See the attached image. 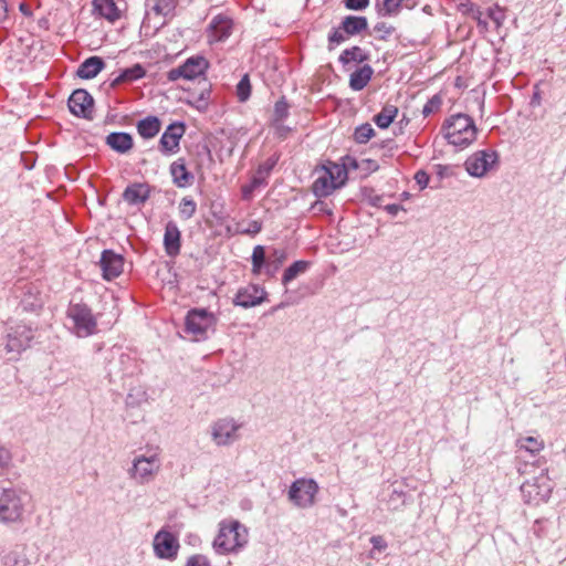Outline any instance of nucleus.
Returning <instances> with one entry per match:
<instances>
[{
    "label": "nucleus",
    "instance_id": "obj_27",
    "mask_svg": "<svg viewBox=\"0 0 566 566\" xmlns=\"http://www.w3.org/2000/svg\"><path fill=\"white\" fill-rule=\"evenodd\" d=\"M133 359L127 354H120L117 360H109L108 363V375L109 377L123 378L129 374Z\"/></svg>",
    "mask_w": 566,
    "mask_h": 566
},
{
    "label": "nucleus",
    "instance_id": "obj_23",
    "mask_svg": "<svg viewBox=\"0 0 566 566\" xmlns=\"http://www.w3.org/2000/svg\"><path fill=\"white\" fill-rule=\"evenodd\" d=\"M319 171H324L329 181H333L338 189L346 184L348 178L346 164L329 160L319 168Z\"/></svg>",
    "mask_w": 566,
    "mask_h": 566
},
{
    "label": "nucleus",
    "instance_id": "obj_62",
    "mask_svg": "<svg viewBox=\"0 0 566 566\" xmlns=\"http://www.w3.org/2000/svg\"><path fill=\"white\" fill-rule=\"evenodd\" d=\"M402 206L400 205H397V203H391V205H387L385 206V210L391 214V216H397V213L402 210Z\"/></svg>",
    "mask_w": 566,
    "mask_h": 566
},
{
    "label": "nucleus",
    "instance_id": "obj_38",
    "mask_svg": "<svg viewBox=\"0 0 566 566\" xmlns=\"http://www.w3.org/2000/svg\"><path fill=\"white\" fill-rule=\"evenodd\" d=\"M149 10L158 15L167 17L176 8L177 0H146Z\"/></svg>",
    "mask_w": 566,
    "mask_h": 566
},
{
    "label": "nucleus",
    "instance_id": "obj_52",
    "mask_svg": "<svg viewBox=\"0 0 566 566\" xmlns=\"http://www.w3.org/2000/svg\"><path fill=\"white\" fill-rule=\"evenodd\" d=\"M185 566H212L210 559L203 554H193L186 560Z\"/></svg>",
    "mask_w": 566,
    "mask_h": 566
},
{
    "label": "nucleus",
    "instance_id": "obj_4",
    "mask_svg": "<svg viewBox=\"0 0 566 566\" xmlns=\"http://www.w3.org/2000/svg\"><path fill=\"white\" fill-rule=\"evenodd\" d=\"M27 494L13 486L0 485V522L15 523L22 521Z\"/></svg>",
    "mask_w": 566,
    "mask_h": 566
},
{
    "label": "nucleus",
    "instance_id": "obj_36",
    "mask_svg": "<svg viewBox=\"0 0 566 566\" xmlns=\"http://www.w3.org/2000/svg\"><path fill=\"white\" fill-rule=\"evenodd\" d=\"M369 60V54L365 52L360 46L354 45L342 52L338 61L345 66L352 62L364 63Z\"/></svg>",
    "mask_w": 566,
    "mask_h": 566
},
{
    "label": "nucleus",
    "instance_id": "obj_7",
    "mask_svg": "<svg viewBox=\"0 0 566 566\" xmlns=\"http://www.w3.org/2000/svg\"><path fill=\"white\" fill-rule=\"evenodd\" d=\"M33 337L32 328L23 323L10 326L4 337V349L7 354L11 355L10 359L18 358L22 352L29 348Z\"/></svg>",
    "mask_w": 566,
    "mask_h": 566
},
{
    "label": "nucleus",
    "instance_id": "obj_26",
    "mask_svg": "<svg viewBox=\"0 0 566 566\" xmlns=\"http://www.w3.org/2000/svg\"><path fill=\"white\" fill-rule=\"evenodd\" d=\"M374 75V69L369 64H364L349 76V87L353 91H361L370 82Z\"/></svg>",
    "mask_w": 566,
    "mask_h": 566
},
{
    "label": "nucleus",
    "instance_id": "obj_5",
    "mask_svg": "<svg viewBox=\"0 0 566 566\" xmlns=\"http://www.w3.org/2000/svg\"><path fill=\"white\" fill-rule=\"evenodd\" d=\"M161 468V460L157 451L148 454L136 455L132 467L127 470L128 476L137 484H147L151 482Z\"/></svg>",
    "mask_w": 566,
    "mask_h": 566
},
{
    "label": "nucleus",
    "instance_id": "obj_63",
    "mask_svg": "<svg viewBox=\"0 0 566 566\" xmlns=\"http://www.w3.org/2000/svg\"><path fill=\"white\" fill-rule=\"evenodd\" d=\"M8 17V4L6 0H0V24L7 19Z\"/></svg>",
    "mask_w": 566,
    "mask_h": 566
},
{
    "label": "nucleus",
    "instance_id": "obj_50",
    "mask_svg": "<svg viewBox=\"0 0 566 566\" xmlns=\"http://www.w3.org/2000/svg\"><path fill=\"white\" fill-rule=\"evenodd\" d=\"M442 105V98L439 95H433L428 102L424 104L422 108V114L424 117L438 112Z\"/></svg>",
    "mask_w": 566,
    "mask_h": 566
},
{
    "label": "nucleus",
    "instance_id": "obj_32",
    "mask_svg": "<svg viewBox=\"0 0 566 566\" xmlns=\"http://www.w3.org/2000/svg\"><path fill=\"white\" fill-rule=\"evenodd\" d=\"M316 172L318 176L312 185V191L317 198L327 197L338 189L333 181H329L324 171H319L318 168Z\"/></svg>",
    "mask_w": 566,
    "mask_h": 566
},
{
    "label": "nucleus",
    "instance_id": "obj_61",
    "mask_svg": "<svg viewBox=\"0 0 566 566\" xmlns=\"http://www.w3.org/2000/svg\"><path fill=\"white\" fill-rule=\"evenodd\" d=\"M274 124H275L277 136L281 137V138H285L287 136V134L290 133V128L284 126L282 124V122L281 123H274Z\"/></svg>",
    "mask_w": 566,
    "mask_h": 566
},
{
    "label": "nucleus",
    "instance_id": "obj_41",
    "mask_svg": "<svg viewBox=\"0 0 566 566\" xmlns=\"http://www.w3.org/2000/svg\"><path fill=\"white\" fill-rule=\"evenodd\" d=\"M178 211L182 220H189L196 214L197 203L191 197H184L178 205Z\"/></svg>",
    "mask_w": 566,
    "mask_h": 566
},
{
    "label": "nucleus",
    "instance_id": "obj_1",
    "mask_svg": "<svg viewBox=\"0 0 566 566\" xmlns=\"http://www.w3.org/2000/svg\"><path fill=\"white\" fill-rule=\"evenodd\" d=\"M248 528L235 520H223L212 547L217 554L226 555L240 552L248 544Z\"/></svg>",
    "mask_w": 566,
    "mask_h": 566
},
{
    "label": "nucleus",
    "instance_id": "obj_64",
    "mask_svg": "<svg viewBox=\"0 0 566 566\" xmlns=\"http://www.w3.org/2000/svg\"><path fill=\"white\" fill-rule=\"evenodd\" d=\"M19 10H20V11L22 12V14H24L25 17H30V15L32 14V11H31L30 7H29L27 3H24V2L20 3V6H19Z\"/></svg>",
    "mask_w": 566,
    "mask_h": 566
},
{
    "label": "nucleus",
    "instance_id": "obj_42",
    "mask_svg": "<svg viewBox=\"0 0 566 566\" xmlns=\"http://www.w3.org/2000/svg\"><path fill=\"white\" fill-rule=\"evenodd\" d=\"M375 136V129L369 123L361 124L354 132V140L358 144H366Z\"/></svg>",
    "mask_w": 566,
    "mask_h": 566
},
{
    "label": "nucleus",
    "instance_id": "obj_2",
    "mask_svg": "<svg viewBox=\"0 0 566 566\" xmlns=\"http://www.w3.org/2000/svg\"><path fill=\"white\" fill-rule=\"evenodd\" d=\"M444 137L449 144L465 148L476 139V126L472 117L467 114H455L443 124Z\"/></svg>",
    "mask_w": 566,
    "mask_h": 566
},
{
    "label": "nucleus",
    "instance_id": "obj_10",
    "mask_svg": "<svg viewBox=\"0 0 566 566\" xmlns=\"http://www.w3.org/2000/svg\"><path fill=\"white\" fill-rule=\"evenodd\" d=\"M549 479L542 474L532 481H526L521 485V492L528 503H539L548 501L552 493Z\"/></svg>",
    "mask_w": 566,
    "mask_h": 566
},
{
    "label": "nucleus",
    "instance_id": "obj_46",
    "mask_svg": "<svg viewBox=\"0 0 566 566\" xmlns=\"http://www.w3.org/2000/svg\"><path fill=\"white\" fill-rule=\"evenodd\" d=\"M251 95V84L248 75H244L237 85V96L240 102H245Z\"/></svg>",
    "mask_w": 566,
    "mask_h": 566
},
{
    "label": "nucleus",
    "instance_id": "obj_47",
    "mask_svg": "<svg viewBox=\"0 0 566 566\" xmlns=\"http://www.w3.org/2000/svg\"><path fill=\"white\" fill-rule=\"evenodd\" d=\"M407 494L403 490L394 489L388 499V505L391 510H398L406 503Z\"/></svg>",
    "mask_w": 566,
    "mask_h": 566
},
{
    "label": "nucleus",
    "instance_id": "obj_9",
    "mask_svg": "<svg viewBox=\"0 0 566 566\" xmlns=\"http://www.w3.org/2000/svg\"><path fill=\"white\" fill-rule=\"evenodd\" d=\"M318 484L313 479H297L289 490V500L301 509L311 507L315 503Z\"/></svg>",
    "mask_w": 566,
    "mask_h": 566
},
{
    "label": "nucleus",
    "instance_id": "obj_16",
    "mask_svg": "<svg viewBox=\"0 0 566 566\" xmlns=\"http://www.w3.org/2000/svg\"><path fill=\"white\" fill-rule=\"evenodd\" d=\"M186 126L182 122L170 124L159 140V149L164 154H175L179 150L180 139L185 135Z\"/></svg>",
    "mask_w": 566,
    "mask_h": 566
},
{
    "label": "nucleus",
    "instance_id": "obj_35",
    "mask_svg": "<svg viewBox=\"0 0 566 566\" xmlns=\"http://www.w3.org/2000/svg\"><path fill=\"white\" fill-rule=\"evenodd\" d=\"M398 115V107L392 104H385L381 111L373 118L374 123L381 129L388 128Z\"/></svg>",
    "mask_w": 566,
    "mask_h": 566
},
{
    "label": "nucleus",
    "instance_id": "obj_55",
    "mask_svg": "<svg viewBox=\"0 0 566 566\" xmlns=\"http://www.w3.org/2000/svg\"><path fill=\"white\" fill-rule=\"evenodd\" d=\"M347 9L363 10L368 7L369 0H344Z\"/></svg>",
    "mask_w": 566,
    "mask_h": 566
},
{
    "label": "nucleus",
    "instance_id": "obj_14",
    "mask_svg": "<svg viewBox=\"0 0 566 566\" xmlns=\"http://www.w3.org/2000/svg\"><path fill=\"white\" fill-rule=\"evenodd\" d=\"M266 300L268 292L264 287L256 284H249L248 286L238 290L232 303L234 306L250 308L262 304Z\"/></svg>",
    "mask_w": 566,
    "mask_h": 566
},
{
    "label": "nucleus",
    "instance_id": "obj_28",
    "mask_svg": "<svg viewBox=\"0 0 566 566\" xmlns=\"http://www.w3.org/2000/svg\"><path fill=\"white\" fill-rule=\"evenodd\" d=\"M146 75V70L139 63L134 64L132 67L123 70L118 76L111 81L109 86L112 88L117 87L122 83L134 82L143 78Z\"/></svg>",
    "mask_w": 566,
    "mask_h": 566
},
{
    "label": "nucleus",
    "instance_id": "obj_13",
    "mask_svg": "<svg viewBox=\"0 0 566 566\" xmlns=\"http://www.w3.org/2000/svg\"><path fill=\"white\" fill-rule=\"evenodd\" d=\"M154 552L160 559L174 560L179 551V542L177 537L165 530H160L154 537Z\"/></svg>",
    "mask_w": 566,
    "mask_h": 566
},
{
    "label": "nucleus",
    "instance_id": "obj_18",
    "mask_svg": "<svg viewBox=\"0 0 566 566\" xmlns=\"http://www.w3.org/2000/svg\"><path fill=\"white\" fill-rule=\"evenodd\" d=\"M233 22L224 15L218 14L212 18L208 27L209 42H222L226 41L232 33Z\"/></svg>",
    "mask_w": 566,
    "mask_h": 566
},
{
    "label": "nucleus",
    "instance_id": "obj_59",
    "mask_svg": "<svg viewBox=\"0 0 566 566\" xmlns=\"http://www.w3.org/2000/svg\"><path fill=\"white\" fill-rule=\"evenodd\" d=\"M370 543L373 544V548L376 551H379V552L386 549V547H387V543L379 535L371 536Z\"/></svg>",
    "mask_w": 566,
    "mask_h": 566
},
{
    "label": "nucleus",
    "instance_id": "obj_33",
    "mask_svg": "<svg viewBox=\"0 0 566 566\" xmlns=\"http://www.w3.org/2000/svg\"><path fill=\"white\" fill-rule=\"evenodd\" d=\"M368 22L366 17L347 15L342 21V29L346 35L353 36L367 30Z\"/></svg>",
    "mask_w": 566,
    "mask_h": 566
},
{
    "label": "nucleus",
    "instance_id": "obj_17",
    "mask_svg": "<svg viewBox=\"0 0 566 566\" xmlns=\"http://www.w3.org/2000/svg\"><path fill=\"white\" fill-rule=\"evenodd\" d=\"M99 266L105 280H113L119 276L124 268V259L112 250H104L99 260Z\"/></svg>",
    "mask_w": 566,
    "mask_h": 566
},
{
    "label": "nucleus",
    "instance_id": "obj_51",
    "mask_svg": "<svg viewBox=\"0 0 566 566\" xmlns=\"http://www.w3.org/2000/svg\"><path fill=\"white\" fill-rule=\"evenodd\" d=\"M262 230V223L258 220H252L248 223L247 228H243L240 223L237 226V233L255 235Z\"/></svg>",
    "mask_w": 566,
    "mask_h": 566
},
{
    "label": "nucleus",
    "instance_id": "obj_12",
    "mask_svg": "<svg viewBox=\"0 0 566 566\" xmlns=\"http://www.w3.org/2000/svg\"><path fill=\"white\" fill-rule=\"evenodd\" d=\"M497 161L495 151L479 150L472 154L464 163L469 175L483 177Z\"/></svg>",
    "mask_w": 566,
    "mask_h": 566
},
{
    "label": "nucleus",
    "instance_id": "obj_60",
    "mask_svg": "<svg viewBox=\"0 0 566 566\" xmlns=\"http://www.w3.org/2000/svg\"><path fill=\"white\" fill-rule=\"evenodd\" d=\"M532 530H533V533H534L538 538H541V537L545 536V534H546V532H545V530H544V527H543V525H542V521H541V520H536V521H535V523H534V525H533Z\"/></svg>",
    "mask_w": 566,
    "mask_h": 566
},
{
    "label": "nucleus",
    "instance_id": "obj_24",
    "mask_svg": "<svg viewBox=\"0 0 566 566\" xmlns=\"http://www.w3.org/2000/svg\"><path fill=\"white\" fill-rule=\"evenodd\" d=\"M106 145L119 154H126L133 148L134 140L128 133L114 132L107 135Z\"/></svg>",
    "mask_w": 566,
    "mask_h": 566
},
{
    "label": "nucleus",
    "instance_id": "obj_44",
    "mask_svg": "<svg viewBox=\"0 0 566 566\" xmlns=\"http://www.w3.org/2000/svg\"><path fill=\"white\" fill-rule=\"evenodd\" d=\"M395 31H396V29L394 25H391L387 22H384V21L377 22L374 25V32L376 34V39L381 40V41H387L395 33Z\"/></svg>",
    "mask_w": 566,
    "mask_h": 566
},
{
    "label": "nucleus",
    "instance_id": "obj_48",
    "mask_svg": "<svg viewBox=\"0 0 566 566\" xmlns=\"http://www.w3.org/2000/svg\"><path fill=\"white\" fill-rule=\"evenodd\" d=\"M277 160H279V158L275 157V156H272V157L268 158L265 161H263L262 164L259 165L258 170H256L255 174L258 176L263 177L264 180H266L269 178L271 171L273 170V168L277 164Z\"/></svg>",
    "mask_w": 566,
    "mask_h": 566
},
{
    "label": "nucleus",
    "instance_id": "obj_40",
    "mask_svg": "<svg viewBox=\"0 0 566 566\" xmlns=\"http://www.w3.org/2000/svg\"><path fill=\"white\" fill-rule=\"evenodd\" d=\"M251 260H252V272L254 274H260L262 269L263 268L265 269V264H266V260H268L264 247L256 245L253 249Z\"/></svg>",
    "mask_w": 566,
    "mask_h": 566
},
{
    "label": "nucleus",
    "instance_id": "obj_21",
    "mask_svg": "<svg viewBox=\"0 0 566 566\" xmlns=\"http://www.w3.org/2000/svg\"><path fill=\"white\" fill-rule=\"evenodd\" d=\"M122 197L130 206L144 205L150 197V187L143 182L132 184L126 187Z\"/></svg>",
    "mask_w": 566,
    "mask_h": 566
},
{
    "label": "nucleus",
    "instance_id": "obj_15",
    "mask_svg": "<svg viewBox=\"0 0 566 566\" xmlns=\"http://www.w3.org/2000/svg\"><path fill=\"white\" fill-rule=\"evenodd\" d=\"M70 112L83 118H92L94 99L86 90H75L69 98Z\"/></svg>",
    "mask_w": 566,
    "mask_h": 566
},
{
    "label": "nucleus",
    "instance_id": "obj_53",
    "mask_svg": "<svg viewBox=\"0 0 566 566\" xmlns=\"http://www.w3.org/2000/svg\"><path fill=\"white\" fill-rule=\"evenodd\" d=\"M11 463V453L9 449L0 446V475H2Z\"/></svg>",
    "mask_w": 566,
    "mask_h": 566
},
{
    "label": "nucleus",
    "instance_id": "obj_3",
    "mask_svg": "<svg viewBox=\"0 0 566 566\" xmlns=\"http://www.w3.org/2000/svg\"><path fill=\"white\" fill-rule=\"evenodd\" d=\"M66 317L71 322L73 333L78 337H87L96 333L97 318L91 307L82 302L72 300L66 310Z\"/></svg>",
    "mask_w": 566,
    "mask_h": 566
},
{
    "label": "nucleus",
    "instance_id": "obj_34",
    "mask_svg": "<svg viewBox=\"0 0 566 566\" xmlns=\"http://www.w3.org/2000/svg\"><path fill=\"white\" fill-rule=\"evenodd\" d=\"M287 253L284 249H273L268 255L264 272L269 276H274L282 264L286 261Z\"/></svg>",
    "mask_w": 566,
    "mask_h": 566
},
{
    "label": "nucleus",
    "instance_id": "obj_8",
    "mask_svg": "<svg viewBox=\"0 0 566 566\" xmlns=\"http://www.w3.org/2000/svg\"><path fill=\"white\" fill-rule=\"evenodd\" d=\"M241 423L233 418H221L210 424V437L217 447H228L239 440Z\"/></svg>",
    "mask_w": 566,
    "mask_h": 566
},
{
    "label": "nucleus",
    "instance_id": "obj_58",
    "mask_svg": "<svg viewBox=\"0 0 566 566\" xmlns=\"http://www.w3.org/2000/svg\"><path fill=\"white\" fill-rule=\"evenodd\" d=\"M311 210L314 212V213H327V214H331L332 211L328 207V205L325 202V201H322V200H316L312 207H311Z\"/></svg>",
    "mask_w": 566,
    "mask_h": 566
},
{
    "label": "nucleus",
    "instance_id": "obj_29",
    "mask_svg": "<svg viewBox=\"0 0 566 566\" xmlns=\"http://www.w3.org/2000/svg\"><path fill=\"white\" fill-rule=\"evenodd\" d=\"M19 289L23 292L21 303L23 304L24 308L35 310L41 307L42 297L34 284L23 283V285L19 286Z\"/></svg>",
    "mask_w": 566,
    "mask_h": 566
},
{
    "label": "nucleus",
    "instance_id": "obj_31",
    "mask_svg": "<svg viewBox=\"0 0 566 566\" xmlns=\"http://www.w3.org/2000/svg\"><path fill=\"white\" fill-rule=\"evenodd\" d=\"M136 128L143 138L150 139L160 132L161 122L157 116H147L137 123Z\"/></svg>",
    "mask_w": 566,
    "mask_h": 566
},
{
    "label": "nucleus",
    "instance_id": "obj_25",
    "mask_svg": "<svg viewBox=\"0 0 566 566\" xmlns=\"http://www.w3.org/2000/svg\"><path fill=\"white\" fill-rule=\"evenodd\" d=\"M105 67V62L99 56H90L82 62L77 69V76L81 78L90 80L97 76V74Z\"/></svg>",
    "mask_w": 566,
    "mask_h": 566
},
{
    "label": "nucleus",
    "instance_id": "obj_30",
    "mask_svg": "<svg viewBox=\"0 0 566 566\" xmlns=\"http://www.w3.org/2000/svg\"><path fill=\"white\" fill-rule=\"evenodd\" d=\"M93 7L95 12L109 22H115L120 18V10L117 8L115 0H94Z\"/></svg>",
    "mask_w": 566,
    "mask_h": 566
},
{
    "label": "nucleus",
    "instance_id": "obj_57",
    "mask_svg": "<svg viewBox=\"0 0 566 566\" xmlns=\"http://www.w3.org/2000/svg\"><path fill=\"white\" fill-rule=\"evenodd\" d=\"M415 180L420 189H424L429 184L430 177L424 170H418L415 175Z\"/></svg>",
    "mask_w": 566,
    "mask_h": 566
},
{
    "label": "nucleus",
    "instance_id": "obj_39",
    "mask_svg": "<svg viewBox=\"0 0 566 566\" xmlns=\"http://www.w3.org/2000/svg\"><path fill=\"white\" fill-rule=\"evenodd\" d=\"M266 184L268 181L264 180L263 177L255 174L249 184H245L241 187L242 199L245 201L252 200L254 191L265 187Z\"/></svg>",
    "mask_w": 566,
    "mask_h": 566
},
{
    "label": "nucleus",
    "instance_id": "obj_37",
    "mask_svg": "<svg viewBox=\"0 0 566 566\" xmlns=\"http://www.w3.org/2000/svg\"><path fill=\"white\" fill-rule=\"evenodd\" d=\"M310 266L307 261H295L283 273L282 283L286 286L291 281L295 280L300 274L306 272Z\"/></svg>",
    "mask_w": 566,
    "mask_h": 566
},
{
    "label": "nucleus",
    "instance_id": "obj_56",
    "mask_svg": "<svg viewBox=\"0 0 566 566\" xmlns=\"http://www.w3.org/2000/svg\"><path fill=\"white\" fill-rule=\"evenodd\" d=\"M366 198L369 202V205H371L373 207H381L382 205V201H384V197L381 195H377L375 193L374 190H368V192H366Z\"/></svg>",
    "mask_w": 566,
    "mask_h": 566
},
{
    "label": "nucleus",
    "instance_id": "obj_49",
    "mask_svg": "<svg viewBox=\"0 0 566 566\" xmlns=\"http://www.w3.org/2000/svg\"><path fill=\"white\" fill-rule=\"evenodd\" d=\"M348 36L342 29V24L333 29L328 34V49L333 50L335 45L343 43Z\"/></svg>",
    "mask_w": 566,
    "mask_h": 566
},
{
    "label": "nucleus",
    "instance_id": "obj_20",
    "mask_svg": "<svg viewBox=\"0 0 566 566\" xmlns=\"http://www.w3.org/2000/svg\"><path fill=\"white\" fill-rule=\"evenodd\" d=\"M417 4V0H376L375 6L379 15L396 17L402 9L411 10Z\"/></svg>",
    "mask_w": 566,
    "mask_h": 566
},
{
    "label": "nucleus",
    "instance_id": "obj_19",
    "mask_svg": "<svg viewBox=\"0 0 566 566\" xmlns=\"http://www.w3.org/2000/svg\"><path fill=\"white\" fill-rule=\"evenodd\" d=\"M164 248L166 254L170 258H175L180 253L181 232L172 220L168 221L165 226Z\"/></svg>",
    "mask_w": 566,
    "mask_h": 566
},
{
    "label": "nucleus",
    "instance_id": "obj_43",
    "mask_svg": "<svg viewBox=\"0 0 566 566\" xmlns=\"http://www.w3.org/2000/svg\"><path fill=\"white\" fill-rule=\"evenodd\" d=\"M518 444L532 454L538 453L544 448V442L534 437L521 438Z\"/></svg>",
    "mask_w": 566,
    "mask_h": 566
},
{
    "label": "nucleus",
    "instance_id": "obj_54",
    "mask_svg": "<svg viewBox=\"0 0 566 566\" xmlns=\"http://www.w3.org/2000/svg\"><path fill=\"white\" fill-rule=\"evenodd\" d=\"M488 15L496 24H501L505 18L504 11L500 7L490 8Z\"/></svg>",
    "mask_w": 566,
    "mask_h": 566
},
{
    "label": "nucleus",
    "instance_id": "obj_6",
    "mask_svg": "<svg viewBox=\"0 0 566 566\" xmlns=\"http://www.w3.org/2000/svg\"><path fill=\"white\" fill-rule=\"evenodd\" d=\"M217 323L216 316L205 308L190 310L186 316L185 332L191 335L192 340H203L208 336V331L212 329Z\"/></svg>",
    "mask_w": 566,
    "mask_h": 566
},
{
    "label": "nucleus",
    "instance_id": "obj_22",
    "mask_svg": "<svg viewBox=\"0 0 566 566\" xmlns=\"http://www.w3.org/2000/svg\"><path fill=\"white\" fill-rule=\"evenodd\" d=\"M170 175L178 188H186L193 182V175L187 169L184 158H178L170 165Z\"/></svg>",
    "mask_w": 566,
    "mask_h": 566
},
{
    "label": "nucleus",
    "instance_id": "obj_45",
    "mask_svg": "<svg viewBox=\"0 0 566 566\" xmlns=\"http://www.w3.org/2000/svg\"><path fill=\"white\" fill-rule=\"evenodd\" d=\"M289 104L284 97L279 99L274 105V123H281L289 116Z\"/></svg>",
    "mask_w": 566,
    "mask_h": 566
},
{
    "label": "nucleus",
    "instance_id": "obj_11",
    "mask_svg": "<svg viewBox=\"0 0 566 566\" xmlns=\"http://www.w3.org/2000/svg\"><path fill=\"white\" fill-rule=\"evenodd\" d=\"M208 66L209 62L203 56H191L184 64L168 71L167 78L171 82L179 78L195 80L205 74Z\"/></svg>",
    "mask_w": 566,
    "mask_h": 566
}]
</instances>
